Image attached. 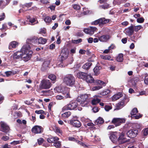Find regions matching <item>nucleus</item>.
Wrapping results in <instances>:
<instances>
[{
	"label": "nucleus",
	"mask_w": 148,
	"mask_h": 148,
	"mask_svg": "<svg viewBox=\"0 0 148 148\" xmlns=\"http://www.w3.org/2000/svg\"><path fill=\"white\" fill-rule=\"evenodd\" d=\"M76 142H77L79 145H80L84 147H88V146L86 144L83 143L82 142L80 141L79 140H76Z\"/></svg>",
	"instance_id": "bf43d9fd"
},
{
	"label": "nucleus",
	"mask_w": 148,
	"mask_h": 148,
	"mask_svg": "<svg viewBox=\"0 0 148 148\" xmlns=\"http://www.w3.org/2000/svg\"><path fill=\"white\" fill-rule=\"evenodd\" d=\"M112 107L109 105H106L105 107V109L106 111H108L110 110L111 109Z\"/></svg>",
	"instance_id": "4d7b16f0"
},
{
	"label": "nucleus",
	"mask_w": 148,
	"mask_h": 148,
	"mask_svg": "<svg viewBox=\"0 0 148 148\" xmlns=\"http://www.w3.org/2000/svg\"><path fill=\"white\" fill-rule=\"evenodd\" d=\"M63 82L66 85L70 86H72L75 84V77L72 75H67L64 77Z\"/></svg>",
	"instance_id": "20e7f679"
},
{
	"label": "nucleus",
	"mask_w": 148,
	"mask_h": 148,
	"mask_svg": "<svg viewBox=\"0 0 148 148\" xmlns=\"http://www.w3.org/2000/svg\"><path fill=\"white\" fill-rule=\"evenodd\" d=\"M92 64L91 62H86L82 66V68L85 70L89 69Z\"/></svg>",
	"instance_id": "2f4dec72"
},
{
	"label": "nucleus",
	"mask_w": 148,
	"mask_h": 148,
	"mask_svg": "<svg viewBox=\"0 0 148 148\" xmlns=\"http://www.w3.org/2000/svg\"><path fill=\"white\" fill-rule=\"evenodd\" d=\"M143 134L144 136H146L148 134V128H146L142 131Z\"/></svg>",
	"instance_id": "3c124183"
},
{
	"label": "nucleus",
	"mask_w": 148,
	"mask_h": 148,
	"mask_svg": "<svg viewBox=\"0 0 148 148\" xmlns=\"http://www.w3.org/2000/svg\"><path fill=\"white\" fill-rule=\"evenodd\" d=\"M5 18V15L4 13H3L0 15V21L3 20Z\"/></svg>",
	"instance_id": "e2e57ef3"
},
{
	"label": "nucleus",
	"mask_w": 148,
	"mask_h": 148,
	"mask_svg": "<svg viewBox=\"0 0 148 148\" xmlns=\"http://www.w3.org/2000/svg\"><path fill=\"white\" fill-rule=\"evenodd\" d=\"M118 141L120 144H122L128 141V140L125 138V134L122 132L118 139Z\"/></svg>",
	"instance_id": "dca6fc26"
},
{
	"label": "nucleus",
	"mask_w": 148,
	"mask_h": 148,
	"mask_svg": "<svg viewBox=\"0 0 148 148\" xmlns=\"http://www.w3.org/2000/svg\"><path fill=\"white\" fill-rule=\"evenodd\" d=\"M54 131L56 133L58 134H60V135H62V131L59 128L57 127H55Z\"/></svg>",
	"instance_id": "a18cd8bd"
},
{
	"label": "nucleus",
	"mask_w": 148,
	"mask_h": 148,
	"mask_svg": "<svg viewBox=\"0 0 148 148\" xmlns=\"http://www.w3.org/2000/svg\"><path fill=\"white\" fill-rule=\"evenodd\" d=\"M131 82L132 87H136V83L135 80H132L131 81Z\"/></svg>",
	"instance_id": "0e129e2a"
},
{
	"label": "nucleus",
	"mask_w": 148,
	"mask_h": 148,
	"mask_svg": "<svg viewBox=\"0 0 148 148\" xmlns=\"http://www.w3.org/2000/svg\"><path fill=\"white\" fill-rule=\"evenodd\" d=\"M114 46L113 45H111V46H110L108 47V49H106L104 51L103 53H108L109 52L110 50L111 49H114Z\"/></svg>",
	"instance_id": "79ce46f5"
},
{
	"label": "nucleus",
	"mask_w": 148,
	"mask_h": 148,
	"mask_svg": "<svg viewBox=\"0 0 148 148\" xmlns=\"http://www.w3.org/2000/svg\"><path fill=\"white\" fill-rule=\"evenodd\" d=\"M32 45L27 43L23 45L21 48V59L26 62L30 59L32 53L31 50Z\"/></svg>",
	"instance_id": "f257e3e1"
},
{
	"label": "nucleus",
	"mask_w": 148,
	"mask_h": 148,
	"mask_svg": "<svg viewBox=\"0 0 148 148\" xmlns=\"http://www.w3.org/2000/svg\"><path fill=\"white\" fill-rule=\"evenodd\" d=\"M134 29L133 26H130L125 30V33L128 35H131L134 32Z\"/></svg>",
	"instance_id": "393cba45"
},
{
	"label": "nucleus",
	"mask_w": 148,
	"mask_h": 148,
	"mask_svg": "<svg viewBox=\"0 0 148 148\" xmlns=\"http://www.w3.org/2000/svg\"><path fill=\"white\" fill-rule=\"evenodd\" d=\"M0 124L1 125V130L2 132L6 133L9 132L10 127L6 123L3 122H1Z\"/></svg>",
	"instance_id": "ddd939ff"
},
{
	"label": "nucleus",
	"mask_w": 148,
	"mask_h": 148,
	"mask_svg": "<svg viewBox=\"0 0 148 148\" xmlns=\"http://www.w3.org/2000/svg\"><path fill=\"white\" fill-rule=\"evenodd\" d=\"M70 124L72 125L73 127L79 128L81 126V124L80 121L74 118L72 120H70Z\"/></svg>",
	"instance_id": "2eb2a0df"
},
{
	"label": "nucleus",
	"mask_w": 148,
	"mask_h": 148,
	"mask_svg": "<svg viewBox=\"0 0 148 148\" xmlns=\"http://www.w3.org/2000/svg\"><path fill=\"white\" fill-rule=\"evenodd\" d=\"M69 51L66 48H64L62 50L60 53L61 59H59L57 65L60 67H65L62 61L67 58L69 54Z\"/></svg>",
	"instance_id": "f03ea898"
},
{
	"label": "nucleus",
	"mask_w": 148,
	"mask_h": 148,
	"mask_svg": "<svg viewBox=\"0 0 148 148\" xmlns=\"http://www.w3.org/2000/svg\"><path fill=\"white\" fill-rule=\"evenodd\" d=\"M44 21L46 23H49L51 21V20L50 17L47 16L45 18Z\"/></svg>",
	"instance_id": "de8ad7c7"
},
{
	"label": "nucleus",
	"mask_w": 148,
	"mask_h": 148,
	"mask_svg": "<svg viewBox=\"0 0 148 148\" xmlns=\"http://www.w3.org/2000/svg\"><path fill=\"white\" fill-rule=\"evenodd\" d=\"M100 96L99 95H96L94 97V98L91 101V104L92 105H96L99 103L101 101V99H99L100 98Z\"/></svg>",
	"instance_id": "6ab92c4d"
},
{
	"label": "nucleus",
	"mask_w": 148,
	"mask_h": 148,
	"mask_svg": "<svg viewBox=\"0 0 148 148\" xmlns=\"http://www.w3.org/2000/svg\"><path fill=\"white\" fill-rule=\"evenodd\" d=\"M5 73L7 76L8 77L12 73V71H7L5 72Z\"/></svg>",
	"instance_id": "774afa93"
},
{
	"label": "nucleus",
	"mask_w": 148,
	"mask_h": 148,
	"mask_svg": "<svg viewBox=\"0 0 148 148\" xmlns=\"http://www.w3.org/2000/svg\"><path fill=\"white\" fill-rule=\"evenodd\" d=\"M37 141L38 144L40 145L43 142L44 140L42 138H40L37 140Z\"/></svg>",
	"instance_id": "603ef678"
},
{
	"label": "nucleus",
	"mask_w": 148,
	"mask_h": 148,
	"mask_svg": "<svg viewBox=\"0 0 148 148\" xmlns=\"http://www.w3.org/2000/svg\"><path fill=\"white\" fill-rule=\"evenodd\" d=\"M73 7L74 9L76 10H79L80 8V6L76 4L73 5Z\"/></svg>",
	"instance_id": "6e6d98bb"
},
{
	"label": "nucleus",
	"mask_w": 148,
	"mask_h": 148,
	"mask_svg": "<svg viewBox=\"0 0 148 148\" xmlns=\"http://www.w3.org/2000/svg\"><path fill=\"white\" fill-rule=\"evenodd\" d=\"M53 145L56 147L59 148L61 144L60 142L58 141L57 140H56L53 143Z\"/></svg>",
	"instance_id": "c03bdc74"
},
{
	"label": "nucleus",
	"mask_w": 148,
	"mask_h": 148,
	"mask_svg": "<svg viewBox=\"0 0 148 148\" xmlns=\"http://www.w3.org/2000/svg\"><path fill=\"white\" fill-rule=\"evenodd\" d=\"M22 19H20L19 20H18V21L20 22V24L21 25H25L27 24H28V23H26L25 21L23 22V21H22Z\"/></svg>",
	"instance_id": "052dcab7"
},
{
	"label": "nucleus",
	"mask_w": 148,
	"mask_h": 148,
	"mask_svg": "<svg viewBox=\"0 0 148 148\" xmlns=\"http://www.w3.org/2000/svg\"><path fill=\"white\" fill-rule=\"evenodd\" d=\"M83 10L84 12L83 13L78 14L76 15V16L78 17H80L86 14L87 13L84 10H86V9L85 8H84Z\"/></svg>",
	"instance_id": "49530a36"
},
{
	"label": "nucleus",
	"mask_w": 148,
	"mask_h": 148,
	"mask_svg": "<svg viewBox=\"0 0 148 148\" xmlns=\"http://www.w3.org/2000/svg\"><path fill=\"white\" fill-rule=\"evenodd\" d=\"M78 105L79 104L77 100L72 101L69 104H67L62 108V111H64L68 110H73L77 107Z\"/></svg>",
	"instance_id": "39448f33"
},
{
	"label": "nucleus",
	"mask_w": 148,
	"mask_h": 148,
	"mask_svg": "<svg viewBox=\"0 0 148 148\" xmlns=\"http://www.w3.org/2000/svg\"><path fill=\"white\" fill-rule=\"evenodd\" d=\"M123 60V55L122 53L119 54L116 58L117 61L119 62H122Z\"/></svg>",
	"instance_id": "58836bf2"
},
{
	"label": "nucleus",
	"mask_w": 148,
	"mask_h": 148,
	"mask_svg": "<svg viewBox=\"0 0 148 148\" xmlns=\"http://www.w3.org/2000/svg\"><path fill=\"white\" fill-rule=\"evenodd\" d=\"M128 148H144V147L141 143L138 145H135L129 146Z\"/></svg>",
	"instance_id": "c9c22d12"
},
{
	"label": "nucleus",
	"mask_w": 148,
	"mask_h": 148,
	"mask_svg": "<svg viewBox=\"0 0 148 148\" xmlns=\"http://www.w3.org/2000/svg\"><path fill=\"white\" fill-rule=\"evenodd\" d=\"M110 91L109 89L105 90L101 92V95H106L110 92Z\"/></svg>",
	"instance_id": "37998d69"
},
{
	"label": "nucleus",
	"mask_w": 148,
	"mask_h": 148,
	"mask_svg": "<svg viewBox=\"0 0 148 148\" xmlns=\"http://www.w3.org/2000/svg\"><path fill=\"white\" fill-rule=\"evenodd\" d=\"M41 93L45 95H51L53 94V92L51 90H43L41 91Z\"/></svg>",
	"instance_id": "7c9ffc66"
},
{
	"label": "nucleus",
	"mask_w": 148,
	"mask_h": 148,
	"mask_svg": "<svg viewBox=\"0 0 148 148\" xmlns=\"http://www.w3.org/2000/svg\"><path fill=\"white\" fill-rule=\"evenodd\" d=\"M21 49L20 51H18L14 53L13 55V58L14 59H21Z\"/></svg>",
	"instance_id": "412c9836"
},
{
	"label": "nucleus",
	"mask_w": 148,
	"mask_h": 148,
	"mask_svg": "<svg viewBox=\"0 0 148 148\" xmlns=\"http://www.w3.org/2000/svg\"><path fill=\"white\" fill-rule=\"evenodd\" d=\"M142 28V27L141 25H138L135 26V31L136 32H137L139 30H140Z\"/></svg>",
	"instance_id": "13d9d810"
},
{
	"label": "nucleus",
	"mask_w": 148,
	"mask_h": 148,
	"mask_svg": "<svg viewBox=\"0 0 148 148\" xmlns=\"http://www.w3.org/2000/svg\"><path fill=\"white\" fill-rule=\"evenodd\" d=\"M58 140L59 138L57 137H54L48 138L47 139V141L49 143H54L56 140Z\"/></svg>",
	"instance_id": "e433bc0d"
},
{
	"label": "nucleus",
	"mask_w": 148,
	"mask_h": 148,
	"mask_svg": "<svg viewBox=\"0 0 148 148\" xmlns=\"http://www.w3.org/2000/svg\"><path fill=\"white\" fill-rule=\"evenodd\" d=\"M71 114L70 112H65L62 114V116L63 118H68Z\"/></svg>",
	"instance_id": "a19ab883"
},
{
	"label": "nucleus",
	"mask_w": 148,
	"mask_h": 148,
	"mask_svg": "<svg viewBox=\"0 0 148 148\" xmlns=\"http://www.w3.org/2000/svg\"><path fill=\"white\" fill-rule=\"evenodd\" d=\"M48 64L47 63V62H45L42 65V67L44 68L45 69H47V68L48 67Z\"/></svg>",
	"instance_id": "338daca9"
},
{
	"label": "nucleus",
	"mask_w": 148,
	"mask_h": 148,
	"mask_svg": "<svg viewBox=\"0 0 148 148\" xmlns=\"http://www.w3.org/2000/svg\"><path fill=\"white\" fill-rule=\"evenodd\" d=\"M125 104V100L123 99L117 104L116 109L117 110H119L122 108Z\"/></svg>",
	"instance_id": "b1692460"
},
{
	"label": "nucleus",
	"mask_w": 148,
	"mask_h": 148,
	"mask_svg": "<svg viewBox=\"0 0 148 148\" xmlns=\"http://www.w3.org/2000/svg\"><path fill=\"white\" fill-rule=\"evenodd\" d=\"M97 85H99V86H97L93 87L92 88L93 90H97L101 88L102 86H105L106 85V83L103 81L97 79L95 80L94 82Z\"/></svg>",
	"instance_id": "9d476101"
},
{
	"label": "nucleus",
	"mask_w": 148,
	"mask_h": 148,
	"mask_svg": "<svg viewBox=\"0 0 148 148\" xmlns=\"http://www.w3.org/2000/svg\"><path fill=\"white\" fill-rule=\"evenodd\" d=\"M51 85L49 80L43 79L41 82L40 86L42 89H48L51 87Z\"/></svg>",
	"instance_id": "0eeeda50"
},
{
	"label": "nucleus",
	"mask_w": 148,
	"mask_h": 148,
	"mask_svg": "<svg viewBox=\"0 0 148 148\" xmlns=\"http://www.w3.org/2000/svg\"><path fill=\"white\" fill-rule=\"evenodd\" d=\"M97 29V28L95 27H90L88 28L84 29V31L86 34L92 35Z\"/></svg>",
	"instance_id": "4468645a"
},
{
	"label": "nucleus",
	"mask_w": 148,
	"mask_h": 148,
	"mask_svg": "<svg viewBox=\"0 0 148 148\" xmlns=\"http://www.w3.org/2000/svg\"><path fill=\"white\" fill-rule=\"evenodd\" d=\"M110 20L109 19L102 18L92 22L91 24L92 25H99V26H101L109 22Z\"/></svg>",
	"instance_id": "423d86ee"
},
{
	"label": "nucleus",
	"mask_w": 148,
	"mask_h": 148,
	"mask_svg": "<svg viewBox=\"0 0 148 148\" xmlns=\"http://www.w3.org/2000/svg\"><path fill=\"white\" fill-rule=\"evenodd\" d=\"M110 139L113 143H115L116 141L118 140L116 134L112 133L111 134L110 136Z\"/></svg>",
	"instance_id": "cd10ccee"
},
{
	"label": "nucleus",
	"mask_w": 148,
	"mask_h": 148,
	"mask_svg": "<svg viewBox=\"0 0 148 148\" xmlns=\"http://www.w3.org/2000/svg\"><path fill=\"white\" fill-rule=\"evenodd\" d=\"M84 80H86L87 83H94L95 82V80H94L92 76L88 74Z\"/></svg>",
	"instance_id": "a878e982"
},
{
	"label": "nucleus",
	"mask_w": 148,
	"mask_h": 148,
	"mask_svg": "<svg viewBox=\"0 0 148 148\" xmlns=\"http://www.w3.org/2000/svg\"><path fill=\"white\" fill-rule=\"evenodd\" d=\"M134 126L136 129H139L141 127V125L140 123H136L135 124Z\"/></svg>",
	"instance_id": "69168bd1"
},
{
	"label": "nucleus",
	"mask_w": 148,
	"mask_h": 148,
	"mask_svg": "<svg viewBox=\"0 0 148 148\" xmlns=\"http://www.w3.org/2000/svg\"><path fill=\"white\" fill-rule=\"evenodd\" d=\"M18 45V43L16 41H13L11 42L9 45V48L11 49L12 48H15Z\"/></svg>",
	"instance_id": "c85d7f7f"
},
{
	"label": "nucleus",
	"mask_w": 148,
	"mask_h": 148,
	"mask_svg": "<svg viewBox=\"0 0 148 148\" xmlns=\"http://www.w3.org/2000/svg\"><path fill=\"white\" fill-rule=\"evenodd\" d=\"M104 122L103 119L101 117H99L95 121V123L96 124H102Z\"/></svg>",
	"instance_id": "f704fd0d"
},
{
	"label": "nucleus",
	"mask_w": 148,
	"mask_h": 148,
	"mask_svg": "<svg viewBox=\"0 0 148 148\" xmlns=\"http://www.w3.org/2000/svg\"><path fill=\"white\" fill-rule=\"evenodd\" d=\"M72 42L73 43L77 44L81 42L82 41V40L80 38L76 40H72Z\"/></svg>",
	"instance_id": "8fccbe9b"
},
{
	"label": "nucleus",
	"mask_w": 148,
	"mask_h": 148,
	"mask_svg": "<svg viewBox=\"0 0 148 148\" xmlns=\"http://www.w3.org/2000/svg\"><path fill=\"white\" fill-rule=\"evenodd\" d=\"M125 121V119L123 118H114L112 122L115 126L117 127L119 126L121 124L124 123Z\"/></svg>",
	"instance_id": "1a4fd4ad"
},
{
	"label": "nucleus",
	"mask_w": 148,
	"mask_h": 148,
	"mask_svg": "<svg viewBox=\"0 0 148 148\" xmlns=\"http://www.w3.org/2000/svg\"><path fill=\"white\" fill-rule=\"evenodd\" d=\"M56 98L57 100H60L63 99L64 97L61 95H57L56 96Z\"/></svg>",
	"instance_id": "680f3d73"
},
{
	"label": "nucleus",
	"mask_w": 148,
	"mask_h": 148,
	"mask_svg": "<svg viewBox=\"0 0 148 148\" xmlns=\"http://www.w3.org/2000/svg\"><path fill=\"white\" fill-rule=\"evenodd\" d=\"M87 74L86 73L83 72H79L77 73V76L79 78L84 80Z\"/></svg>",
	"instance_id": "4be33fe9"
},
{
	"label": "nucleus",
	"mask_w": 148,
	"mask_h": 148,
	"mask_svg": "<svg viewBox=\"0 0 148 148\" xmlns=\"http://www.w3.org/2000/svg\"><path fill=\"white\" fill-rule=\"evenodd\" d=\"M137 21L138 23H141L144 22V19L142 17L138 18H137Z\"/></svg>",
	"instance_id": "5fc2aeb1"
},
{
	"label": "nucleus",
	"mask_w": 148,
	"mask_h": 148,
	"mask_svg": "<svg viewBox=\"0 0 148 148\" xmlns=\"http://www.w3.org/2000/svg\"><path fill=\"white\" fill-rule=\"evenodd\" d=\"M69 88L68 90L64 91L63 92V94L64 96V98L65 99H66L67 98H70L71 96L70 94L69 93Z\"/></svg>",
	"instance_id": "72a5a7b5"
},
{
	"label": "nucleus",
	"mask_w": 148,
	"mask_h": 148,
	"mask_svg": "<svg viewBox=\"0 0 148 148\" xmlns=\"http://www.w3.org/2000/svg\"><path fill=\"white\" fill-rule=\"evenodd\" d=\"M111 7V6L106 3L103 4L102 5L100 6V7L102 8L103 9H108Z\"/></svg>",
	"instance_id": "ea45409f"
},
{
	"label": "nucleus",
	"mask_w": 148,
	"mask_h": 148,
	"mask_svg": "<svg viewBox=\"0 0 148 148\" xmlns=\"http://www.w3.org/2000/svg\"><path fill=\"white\" fill-rule=\"evenodd\" d=\"M32 42H37L38 43L40 44H45L47 42V40L42 37H40L38 39L36 36H33L31 37L29 39Z\"/></svg>",
	"instance_id": "6e6552de"
},
{
	"label": "nucleus",
	"mask_w": 148,
	"mask_h": 148,
	"mask_svg": "<svg viewBox=\"0 0 148 148\" xmlns=\"http://www.w3.org/2000/svg\"><path fill=\"white\" fill-rule=\"evenodd\" d=\"M89 95L86 94L80 95L77 98V101L79 105L83 107L86 106Z\"/></svg>",
	"instance_id": "7ed1b4c3"
},
{
	"label": "nucleus",
	"mask_w": 148,
	"mask_h": 148,
	"mask_svg": "<svg viewBox=\"0 0 148 148\" xmlns=\"http://www.w3.org/2000/svg\"><path fill=\"white\" fill-rule=\"evenodd\" d=\"M110 38V36L108 35H103L99 38V40L101 42H106Z\"/></svg>",
	"instance_id": "aec40b11"
},
{
	"label": "nucleus",
	"mask_w": 148,
	"mask_h": 148,
	"mask_svg": "<svg viewBox=\"0 0 148 148\" xmlns=\"http://www.w3.org/2000/svg\"><path fill=\"white\" fill-rule=\"evenodd\" d=\"M32 132L35 134L41 133L42 132V127L36 125L32 129Z\"/></svg>",
	"instance_id": "f3484780"
},
{
	"label": "nucleus",
	"mask_w": 148,
	"mask_h": 148,
	"mask_svg": "<svg viewBox=\"0 0 148 148\" xmlns=\"http://www.w3.org/2000/svg\"><path fill=\"white\" fill-rule=\"evenodd\" d=\"M122 96V95L121 93H119L114 95L112 97V101H115L119 99Z\"/></svg>",
	"instance_id": "bb28decb"
},
{
	"label": "nucleus",
	"mask_w": 148,
	"mask_h": 148,
	"mask_svg": "<svg viewBox=\"0 0 148 148\" xmlns=\"http://www.w3.org/2000/svg\"><path fill=\"white\" fill-rule=\"evenodd\" d=\"M101 69V67L99 66H95L93 69L95 74L97 75L100 73V70Z\"/></svg>",
	"instance_id": "c756f323"
},
{
	"label": "nucleus",
	"mask_w": 148,
	"mask_h": 148,
	"mask_svg": "<svg viewBox=\"0 0 148 148\" xmlns=\"http://www.w3.org/2000/svg\"><path fill=\"white\" fill-rule=\"evenodd\" d=\"M138 131L137 130L132 129L129 130L127 133L128 137L133 138L135 137L138 133Z\"/></svg>",
	"instance_id": "f8f14e48"
},
{
	"label": "nucleus",
	"mask_w": 148,
	"mask_h": 148,
	"mask_svg": "<svg viewBox=\"0 0 148 148\" xmlns=\"http://www.w3.org/2000/svg\"><path fill=\"white\" fill-rule=\"evenodd\" d=\"M100 57L102 59L105 60H110L111 58V57L108 56H104L103 55H101Z\"/></svg>",
	"instance_id": "09e8293b"
},
{
	"label": "nucleus",
	"mask_w": 148,
	"mask_h": 148,
	"mask_svg": "<svg viewBox=\"0 0 148 148\" xmlns=\"http://www.w3.org/2000/svg\"><path fill=\"white\" fill-rule=\"evenodd\" d=\"M48 78L52 81H54L56 80V77L54 74H51L48 76ZM53 83H54V82H53Z\"/></svg>",
	"instance_id": "4c0bfd02"
},
{
	"label": "nucleus",
	"mask_w": 148,
	"mask_h": 148,
	"mask_svg": "<svg viewBox=\"0 0 148 148\" xmlns=\"http://www.w3.org/2000/svg\"><path fill=\"white\" fill-rule=\"evenodd\" d=\"M69 88L66 87H64L62 86H58L56 87L54 89V90L55 92L63 93L64 91L68 90Z\"/></svg>",
	"instance_id": "a211bd4d"
},
{
	"label": "nucleus",
	"mask_w": 148,
	"mask_h": 148,
	"mask_svg": "<svg viewBox=\"0 0 148 148\" xmlns=\"http://www.w3.org/2000/svg\"><path fill=\"white\" fill-rule=\"evenodd\" d=\"M131 40L134 42H136V41L138 40V38H136V36L134 34L133 36H132L131 37Z\"/></svg>",
	"instance_id": "864d4df0"
},
{
	"label": "nucleus",
	"mask_w": 148,
	"mask_h": 148,
	"mask_svg": "<svg viewBox=\"0 0 148 148\" xmlns=\"http://www.w3.org/2000/svg\"><path fill=\"white\" fill-rule=\"evenodd\" d=\"M6 3L5 4V1L4 2L2 0H0V6H1V8H3L6 5H7L10 2V0H5Z\"/></svg>",
	"instance_id": "473e14b6"
},
{
	"label": "nucleus",
	"mask_w": 148,
	"mask_h": 148,
	"mask_svg": "<svg viewBox=\"0 0 148 148\" xmlns=\"http://www.w3.org/2000/svg\"><path fill=\"white\" fill-rule=\"evenodd\" d=\"M131 117L134 119H138L142 117V115L138 113L137 108H134L131 112Z\"/></svg>",
	"instance_id": "9b49d317"
},
{
	"label": "nucleus",
	"mask_w": 148,
	"mask_h": 148,
	"mask_svg": "<svg viewBox=\"0 0 148 148\" xmlns=\"http://www.w3.org/2000/svg\"><path fill=\"white\" fill-rule=\"evenodd\" d=\"M27 20H29V23L27 24H30L31 25H34L35 24H37L38 23L37 21H36V19L34 18H31L29 16H28L27 17Z\"/></svg>",
	"instance_id": "5701e85b"
}]
</instances>
